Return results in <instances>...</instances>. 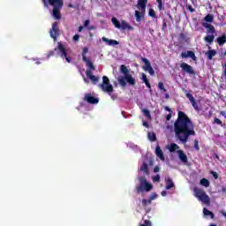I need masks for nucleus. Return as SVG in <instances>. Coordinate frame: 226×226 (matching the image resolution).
<instances>
[{"instance_id": "obj_1", "label": "nucleus", "mask_w": 226, "mask_h": 226, "mask_svg": "<svg viewBox=\"0 0 226 226\" xmlns=\"http://www.w3.org/2000/svg\"><path fill=\"white\" fill-rule=\"evenodd\" d=\"M174 132L182 144H186L191 135H195L193 123L185 112L178 111V117L174 123Z\"/></svg>"}, {"instance_id": "obj_2", "label": "nucleus", "mask_w": 226, "mask_h": 226, "mask_svg": "<svg viewBox=\"0 0 226 226\" xmlns=\"http://www.w3.org/2000/svg\"><path fill=\"white\" fill-rule=\"evenodd\" d=\"M120 72L124 74V76L118 77V84H120L122 87H126V82L127 84H129V86H135V78L132 76V74L130 73V70H128V67H126V65H120Z\"/></svg>"}, {"instance_id": "obj_3", "label": "nucleus", "mask_w": 226, "mask_h": 226, "mask_svg": "<svg viewBox=\"0 0 226 226\" xmlns=\"http://www.w3.org/2000/svg\"><path fill=\"white\" fill-rule=\"evenodd\" d=\"M56 52H58L62 59H65L67 63H72V57L68 56V52L66 51V48L63 44V42H58L57 47L55 49V50H51L48 54V57H52V56H55Z\"/></svg>"}, {"instance_id": "obj_4", "label": "nucleus", "mask_w": 226, "mask_h": 226, "mask_svg": "<svg viewBox=\"0 0 226 226\" xmlns=\"http://www.w3.org/2000/svg\"><path fill=\"white\" fill-rule=\"evenodd\" d=\"M50 6H53L52 15L56 20L61 19V9L63 8V0H48Z\"/></svg>"}, {"instance_id": "obj_5", "label": "nucleus", "mask_w": 226, "mask_h": 226, "mask_svg": "<svg viewBox=\"0 0 226 226\" xmlns=\"http://www.w3.org/2000/svg\"><path fill=\"white\" fill-rule=\"evenodd\" d=\"M194 193L195 197L200 200V202H203V204H206L207 206H211V198L206 194L204 190L195 187Z\"/></svg>"}, {"instance_id": "obj_6", "label": "nucleus", "mask_w": 226, "mask_h": 226, "mask_svg": "<svg viewBox=\"0 0 226 226\" xmlns=\"http://www.w3.org/2000/svg\"><path fill=\"white\" fill-rule=\"evenodd\" d=\"M99 87H101L102 91L104 93H108V94L114 93V87L110 84V79H109L107 76L102 77V83L99 84Z\"/></svg>"}, {"instance_id": "obj_7", "label": "nucleus", "mask_w": 226, "mask_h": 226, "mask_svg": "<svg viewBox=\"0 0 226 226\" xmlns=\"http://www.w3.org/2000/svg\"><path fill=\"white\" fill-rule=\"evenodd\" d=\"M50 36L53 38L54 41H57V36H59V22L55 21L52 24V28L49 31Z\"/></svg>"}, {"instance_id": "obj_8", "label": "nucleus", "mask_w": 226, "mask_h": 226, "mask_svg": "<svg viewBox=\"0 0 226 226\" xmlns=\"http://www.w3.org/2000/svg\"><path fill=\"white\" fill-rule=\"evenodd\" d=\"M180 68L182 69V72H185V73H188L189 75H195V70H193V67L186 63H182L180 64Z\"/></svg>"}, {"instance_id": "obj_9", "label": "nucleus", "mask_w": 226, "mask_h": 226, "mask_svg": "<svg viewBox=\"0 0 226 226\" xmlns=\"http://www.w3.org/2000/svg\"><path fill=\"white\" fill-rule=\"evenodd\" d=\"M139 185L136 186V192L137 193H142L144 192V185L147 183V178H146L145 176H141L139 177Z\"/></svg>"}, {"instance_id": "obj_10", "label": "nucleus", "mask_w": 226, "mask_h": 226, "mask_svg": "<svg viewBox=\"0 0 226 226\" xmlns=\"http://www.w3.org/2000/svg\"><path fill=\"white\" fill-rule=\"evenodd\" d=\"M185 96L186 98H188L189 102H191V105L193 107L194 110L199 111V104H197V101H195V98L193 97V95L190 93H188L187 90H185Z\"/></svg>"}, {"instance_id": "obj_11", "label": "nucleus", "mask_w": 226, "mask_h": 226, "mask_svg": "<svg viewBox=\"0 0 226 226\" xmlns=\"http://www.w3.org/2000/svg\"><path fill=\"white\" fill-rule=\"evenodd\" d=\"M85 102H87V103H90L91 105H96V103H99L100 100L91 94H86Z\"/></svg>"}, {"instance_id": "obj_12", "label": "nucleus", "mask_w": 226, "mask_h": 226, "mask_svg": "<svg viewBox=\"0 0 226 226\" xmlns=\"http://www.w3.org/2000/svg\"><path fill=\"white\" fill-rule=\"evenodd\" d=\"M181 57L183 59H186L187 57H191L192 61H197V56H195V53L192 50H189L187 52H182L181 53Z\"/></svg>"}, {"instance_id": "obj_13", "label": "nucleus", "mask_w": 226, "mask_h": 226, "mask_svg": "<svg viewBox=\"0 0 226 226\" xmlns=\"http://www.w3.org/2000/svg\"><path fill=\"white\" fill-rule=\"evenodd\" d=\"M86 75L90 80H92L93 84H98L100 78L93 75V72L91 70H87Z\"/></svg>"}, {"instance_id": "obj_14", "label": "nucleus", "mask_w": 226, "mask_h": 226, "mask_svg": "<svg viewBox=\"0 0 226 226\" xmlns=\"http://www.w3.org/2000/svg\"><path fill=\"white\" fill-rule=\"evenodd\" d=\"M177 154L181 162H183L184 163H188V156H186V154H185L183 150H177Z\"/></svg>"}, {"instance_id": "obj_15", "label": "nucleus", "mask_w": 226, "mask_h": 226, "mask_svg": "<svg viewBox=\"0 0 226 226\" xmlns=\"http://www.w3.org/2000/svg\"><path fill=\"white\" fill-rule=\"evenodd\" d=\"M155 154L158 158H160L162 160V162H165V156L163 155V151L162 150L160 146H156Z\"/></svg>"}, {"instance_id": "obj_16", "label": "nucleus", "mask_w": 226, "mask_h": 226, "mask_svg": "<svg viewBox=\"0 0 226 226\" xmlns=\"http://www.w3.org/2000/svg\"><path fill=\"white\" fill-rule=\"evenodd\" d=\"M140 11H135V17H136V20L138 22H140V20H142L144 15H146V9L144 10H139Z\"/></svg>"}, {"instance_id": "obj_17", "label": "nucleus", "mask_w": 226, "mask_h": 226, "mask_svg": "<svg viewBox=\"0 0 226 226\" xmlns=\"http://www.w3.org/2000/svg\"><path fill=\"white\" fill-rule=\"evenodd\" d=\"M120 29H122L123 31H126V29H128V31H133L134 28L133 26H130V24H128L126 21L123 20Z\"/></svg>"}, {"instance_id": "obj_18", "label": "nucleus", "mask_w": 226, "mask_h": 226, "mask_svg": "<svg viewBox=\"0 0 226 226\" xmlns=\"http://www.w3.org/2000/svg\"><path fill=\"white\" fill-rule=\"evenodd\" d=\"M165 183H166L165 188L167 190H170L174 188V182L172 181V178H170V177H168L167 178H165Z\"/></svg>"}, {"instance_id": "obj_19", "label": "nucleus", "mask_w": 226, "mask_h": 226, "mask_svg": "<svg viewBox=\"0 0 226 226\" xmlns=\"http://www.w3.org/2000/svg\"><path fill=\"white\" fill-rule=\"evenodd\" d=\"M147 4V0H138L137 8L138 10H146V5Z\"/></svg>"}, {"instance_id": "obj_20", "label": "nucleus", "mask_w": 226, "mask_h": 226, "mask_svg": "<svg viewBox=\"0 0 226 226\" xmlns=\"http://www.w3.org/2000/svg\"><path fill=\"white\" fill-rule=\"evenodd\" d=\"M203 27H206V29H207V33H211L212 34H215V33H216L215 26L211 24L204 23Z\"/></svg>"}, {"instance_id": "obj_21", "label": "nucleus", "mask_w": 226, "mask_h": 226, "mask_svg": "<svg viewBox=\"0 0 226 226\" xmlns=\"http://www.w3.org/2000/svg\"><path fill=\"white\" fill-rule=\"evenodd\" d=\"M83 62L86 63L87 68L89 70H95L94 64H93V62L89 58H87L86 56L83 57Z\"/></svg>"}, {"instance_id": "obj_22", "label": "nucleus", "mask_w": 226, "mask_h": 226, "mask_svg": "<svg viewBox=\"0 0 226 226\" xmlns=\"http://www.w3.org/2000/svg\"><path fill=\"white\" fill-rule=\"evenodd\" d=\"M102 41H105V43H108L109 46L119 45V41L116 40H109L106 37H102Z\"/></svg>"}, {"instance_id": "obj_23", "label": "nucleus", "mask_w": 226, "mask_h": 226, "mask_svg": "<svg viewBox=\"0 0 226 226\" xmlns=\"http://www.w3.org/2000/svg\"><path fill=\"white\" fill-rule=\"evenodd\" d=\"M217 43L220 47H222V45H225L226 43V35L222 34L221 37L217 38Z\"/></svg>"}, {"instance_id": "obj_24", "label": "nucleus", "mask_w": 226, "mask_h": 226, "mask_svg": "<svg viewBox=\"0 0 226 226\" xmlns=\"http://www.w3.org/2000/svg\"><path fill=\"white\" fill-rule=\"evenodd\" d=\"M141 172L146 173L147 175H149V167L147 166V163L143 162L140 166Z\"/></svg>"}, {"instance_id": "obj_25", "label": "nucleus", "mask_w": 226, "mask_h": 226, "mask_svg": "<svg viewBox=\"0 0 226 226\" xmlns=\"http://www.w3.org/2000/svg\"><path fill=\"white\" fill-rule=\"evenodd\" d=\"M141 61H142V63L145 64V67H144L145 71L152 67L151 63L149 62V60H147V58L141 57Z\"/></svg>"}, {"instance_id": "obj_26", "label": "nucleus", "mask_w": 226, "mask_h": 226, "mask_svg": "<svg viewBox=\"0 0 226 226\" xmlns=\"http://www.w3.org/2000/svg\"><path fill=\"white\" fill-rule=\"evenodd\" d=\"M206 56H207V58L211 61V59L216 56V51L215 49H210L206 53Z\"/></svg>"}, {"instance_id": "obj_27", "label": "nucleus", "mask_w": 226, "mask_h": 226, "mask_svg": "<svg viewBox=\"0 0 226 226\" xmlns=\"http://www.w3.org/2000/svg\"><path fill=\"white\" fill-rule=\"evenodd\" d=\"M111 22L115 26V27H117V29H121V22H119V20H117L116 17H113L111 19Z\"/></svg>"}, {"instance_id": "obj_28", "label": "nucleus", "mask_w": 226, "mask_h": 226, "mask_svg": "<svg viewBox=\"0 0 226 226\" xmlns=\"http://www.w3.org/2000/svg\"><path fill=\"white\" fill-rule=\"evenodd\" d=\"M153 190V185L151 183L147 182L143 185V192H151Z\"/></svg>"}, {"instance_id": "obj_29", "label": "nucleus", "mask_w": 226, "mask_h": 226, "mask_svg": "<svg viewBox=\"0 0 226 226\" xmlns=\"http://www.w3.org/2000/svg\"><path fill=\"white\" fill-rule=\"evenodd\" d=\"M142 80L146 84L148 89H151V83H149V79H147V76L145 73H142Z\"/></svg>"}, {"instance_id": "obj_30", "label": "nucleus", "mask_w": 226, "mask_h": 226, "mask_svg": "<svg viewBox=\"0 0 226 226\" xmlns=\"http://www.w3.org/2000/svg\"><path fill=\"white\" fill-rule=\"evenodd\" d=\"M205 41H207V43H209L211 45V43H213V41H215V35L214 34H210V35H207L204 38Z\"/></svg>"}, {"instance_id": "obj_31", "label": "nucleus", "mask_w": 226, "mask_h": 226, "mask_svg": "<svg viewBox=\"0 0 226 226\" xmlns=\"http://www.w3.org/2000/svg\"><path fill=\"white\" fill-rule=\"evenodd\" d=\"M177 149H179V146H177L176 143H171L169 147L170 153H174Z\"/></svg>"}, {"instance_id": "obj_32", "label": "nucleus", "mask_w": 226, "mask_h": 226, "mask_svg": "<svg viewBox=\"0 0 226 226\" xmlns=\"http://www.w3.org/2000/svg\"><path fill=\"white\" fill-rule=\"evenodd\" d=\"M156 3L158 4L157 5V8L160 11L165 10V6H164V4H163V0H155Z\"/></svg>"}, {"instance_id": "obj_33", "label": "nucleus", "mask_w": 226, "mask_h": 226, "mask_svg": "<svg viewBox=\"0 0 226 226\" xmlns=\"http://www.w3.org/2000/svg\"><path fill=\"white\" fill-rule=\"evenodd\" d=\"M203 215H205V216H211V218H215V214L206 207L203 208Z\"/></svg>"}, {"instance_id": "obj_34", "label": "nucleus", "mask_w": 226, "mask_h": 226, "mask_svg": "<svg viewBox=\"0 0 226 226\" xmlns=\"http://www.w3.org/2000/svg\"><path fill=\"white\" fill-rule=\"evenodd\" d=\"M200 185L201 186H205V188H209V180H207V178H202L200 180Z\"/></svg>"}, {"instance_id": "obj_35", "label": "nucleus", "mask_w": 226, "mask_h": 226, "mask_svg": "<svg viewBox=\"0 0 226 226\" xmlns=\"http://www.w3.org/2000/svg\"><path fill=\"white\" fill-rule=\"evenodd\" d=\"M147 137L151 142H154V140H156V134L154 132H147Z\"/></svg>"}, {"instance_id": "obj_36", "label": "nucleus", "mask_w": 226, "mask_h": 226, "mask_svg": "<svg viewBox=\"0 0 226 226\" xmlns=\"http://www.w3.org/2000/svg\"><path fill=\"white\" fill-rule=\"evenodd\" d=\"M142 112H143L144 116H145L146 117H147V119H151V113L149 112V109H142Z\"/></svg>"}, {"instance_id": "obj_37", "label": "nucleus", "mask_w": 226, "mask_h": 226, "mask_svg": "<svg viewBox=\"0 0 226 226\" xmlns=\"http://www.w3.org/2000/svg\"><path fill=\"white\" fill-rule=\"evenodd\" d=\"M213 124H218L219 126H223V122H222V120H220L218 117L214 118Z\"/></svg>"}, {"instance_id": "obj_38", "label": "nucleus", "mask_w": 226, "mask_h": 226, "mask_svg": "<svg viewBox=\"0 0 226 226\" xmlns=\"http://www.w3.org/2000/svg\"><path fill=\"white\" fill-rule=\"evenodd\" d=\"M204 20H205L206 22H209V23L213 22V15L207 14V15L204 18Z\"/></svg>"}, {"instance_id": "obj_39", "label": "nucleus", "mask_w": 226, "mask_h": 226, "mask_svg": "<svg viewBox=\"0 0 226 226\" xmlns=\"http://www.w3.org/2000/svg\"><path fill=\"white\" fill-rule=\"evenodd\" d=\"M158 87H159V89H161V91H163V93H167V89L165 88L163 82H159Z\"/></svg>"}, {"instance_id": "obj_40", "label": "nucleus", "mask_w": 226, "mask_h": 226, "mask_svg": "<svg viewBox=\"0 0 226 226\" xmlns=\"http://www.w3.org/2000/svg\"><path fill=\"white\" fill-rule=\"evenodd\" d=\"M89 52V49L87 47L83 48V52H82V59L84 60V57H86V54Z\"/></svg>"}, {"instance_id": "obj_41", "label": "nucleus", "mask_w": 226, "mask_h": 226, "mask_svg": "<svg viewBox=\"0 0 226 226\" xmlns=\"http://www.w3.org/2000/svg\"><path fill=\"white\" fill-rule=\"evenodd\" d=\"M148 15H149V17L154 18V17H156V12L154 11V9H150L148 11Z\"/></svg>"}, {"instance_id": "obj_42", "label": "nucleus", "mask_w": 226, "mask_h": 226, "mask_svg": "<svg viewBox=\"0 0 226 226\" xmlns=\"http://www.w3.org/2000/svg\"><path fill=\"white\" fill-rule=\"evenodd\" d=\"M194 149H196V151H200V147H199V140L197 139L194 140Z\"/></svg>"}, {"instance_id": "obj_43", "label": "nucleus", "mask_w": 226, "mask_h": 226, "mask_svg": "<svg viewBox=\"0 0 226 226\" xmlns=\"http://www.w3.org/2000/svg\"><path fill=\"white\" fill-rule=\"evenodd\" d=\"M152 179H153L154 183H159V181H160V175H156V176L153 177Z\"/></svg>"}, {"instance_id": "obj_44", "label": "nucleus", "mask_w": 226, "mask_h": 226, "mask_svg": "<svg viewBox=\"0 0 226 226\" xmlns=\"http://www.w3.org/2000/svg\"><path fill=\"white\" fill-rule=\"evenodd\" d=\"M145 72H148V73L150 75H154V69H153V67H149L147 70H146Z\"/></svg>"}, {"instance_id": "obj_45", "label": "nucleus", "mask_w": 226, "mask_h": 226, "mask_svg": "<svg viewBox=\"0 0 226 226\" xmlns=\"http://www.w3.org/2000/svg\"><path fill=\"white\" fill-rule=\"evenodd\" d=\"M139 226H151V222L149 220H145L144 224H140Z\"/></svg>"}, {"instance_id": "obj_46", "label": "nucleus", "mask_w": 226, "mask_h": 226, "mask_svg": "<svg viewBox=\"0 0 226 226\" xmlns=\"http://www.w3.org/2000/svg\"><path fill=\"white\" fill-rule=\"evenodd\" d=\"M186 8L191 13H193L195 11V9H193L192 5H186Z\"/></svg>"}, {"instance_id": "obj_47", "label": "nucleus", "mask_w": 226, "mask_h": 226, "mask_svg": "<svg viewBox=\"0 0 226 226\" xmlns=\"http://www.w3.org/2000/svg\"><path fill=\"white\" fill-rule=\"evenodd\" d=\"M210 174L213 176L214 178L217 179L218 178V173L216 171H210Z\"/></svg>"}, {"instance_id": "obj_48", "label": "nucleus", "mask_w": 226, "mask_h": 226, "mask_svg": "<svg viewBox=\"0 0 226 226\" xmlns=\"http://www.w3.org/2000/svg\"><path fill=\"white\" fill-rule=\"evenodd\" d=\"M80 38V35L75 34L72 38L73 41H79V39Z\"/></svg>"}, {"instance_id": "obj_49", "label": "nucleus", "mask_w": 226, "mask_h": 226, "mask_svg": "<svg viewBox=\"0 0 226 226\" xmlns=\"http://www.w3.org/2000/svg\"><path fill=\"white\" fill-rule=\"evenodd\" d=\"M146 206H147V200L144 199L142 200V207H146Z\"/></svg>"}, {"instance_id": "obj_50", "label": "nucleus", "mask_w": 226, "mask_h": 226, "mask_svg": "<svg viewBox=\"0 0 226 226\" xmlns=\"http://www.w3.org/2000/svg\"><path fill=\"white\" fill-rule=\"evenodd\" d=\"M89 19H86L84 22V27H87V26H89Z\"/></svg>"}, {"instance_id": "obj_51", "label": "nucleus", "mask_w": 226, "mask_h": 226, "mask_svg": "<svg viewBox=\"0 0 226 226\" xmlns=\"http://www.w3.org/2000/svg\"><path fill=\"white\" fill-rule=\"evenodd\" d=\"M88 31H94V29H96V27L94 26H90L87 27Z\"/></svg>"}, {"instance_id": "obj_52", "label": "nucleus", "mask_w": 226, "mask_h": 226, "mask_svg": "<svg viewBox=\"0 0 226 226\" xmlns=\"http://www.w3.org/2000/svg\"><path fill=\"white\" fill-rule=\"evenodd\" d=\"M164 110H166L167 112H172V109L169 108V106H165Z\"/></svg>"}, {"instance_id": "obj_53", "label": "nucleus", "mask_w": 226, "mask_h": 226, "mask_svg": "<svg viewBox=\"0 0 226 226\" xmlns=\"http://www.w3.org/2000/svg\"><path fill=\"white\" fill-rule=\"evenodd\" d=\"M171 117H172V114L170 113L169 115L166 116V120L170 121Z\"/></svg>"}, {"instance_id": "obj_54", "label": "nucleus", "mask_w": 226, "mask_h": 226, "mask_svg": "<svg viewBox=\"0 0 226 226\" xmlns=\"http://www.w3.org/2000/svg\"><path fill=\"white\" fill-rule=\"evenodd\" d=\"M156 197H158V195L156 194H153L152 196H150V200H154V199H156Z\"/></svg>"}, {"instance_id": "obj_55", "label": "nucleus", "mask_w": 226, "mask_h": 226, "mask_svg": "<svg viewBox=\"0 0 226 226\" xmlns=\"http://www.w3.org/2000/svg\"><path fill=\"white\" fill-rule=\"evenodd\" d=\"M154 172H160V167H158V166H155L154 168Z\"/></svg>"}, {"instance_id": "obj_56", "label": "nucleus", "mask_w": 226, "mask_h": 226, "mask_svg": "<svg viewBox=\"0 0 226 226\" xmlns=\"http://www.w3.org/2000/svg\"><path fill=\"white\" fill-rule=\"evenodd\" d=\"M42 3L45 6V8H49V4L47 3V0H42Z\"/></svg>"}, {"instance_id": "obj_57", "label": "nucleus", "mask_w": 226, "mask_h": 226, "mask_svg": "<svg viewBox=\"0 0 226 226\" xmlns=\"http://www.w3.org/2000/svg\"><path fill=\"white\" fill-rule=\"evenodd\" d=\"M161 195H162V197H166L167 196V191H162L161 192Z\"/></svg>"}, {"instance_id": "obj_58", "label": "nucleus", "mask_w": 226, "mask_h": 226, "mask_svg": "<svg viewBox=\"0 0 226 226\" xmlns=\"http://www.w3.org/2000/svg\"><path fill=\"white\" fill-rule=\"evenodd\" d=\"M143 126H146V128H149V124L147 122H143Z\"/></svg>"}, {"instance_id": "obj_59", "label": "nucleus", "mask_w": 226, "mask_h": 226, "mask_svg": "<svg viewBox=\"0 0 226 226\" xmlns=\"http://www.w3.org/2000/svg\"><path fill=\"white\" fill-rule=\"evenodd\" d=\"M162 29H167V23H166V22H164V23L162 24Z\"/></svg>"}, {"instance_id": "obj_60", "label": "nucleus", "mask_w": 226, "mask_h": 226, "mask_svg": "<svg viewBox=\"0 0 226 226\" xmlns=\"http://www.w3.org/2000/svg\"><path fill=\"white\" fill-rule=\"evenodd\" d=\"M82 29H84V26H79V33H82Z\"/></svg>"}, {"instance_id": "obj_61", "label": "nucleus", "mask_w": 226, "mask_h": 226, "mask_svg": "<svg viewBox=\"0 0 226 226\" xmlns=\"http://www.w3.org/2000/svg\"><path fill=\"white\" fill-rule=\"evenodd\" d=\"M221 214L222 215V216H224V218H226V212L225 211H221Z\"/></svg>"}, {"instance_id": "obj_62", "label": "nucleus", "mask_w": 226, "mask_h": 226, "mask_svg": "<svg viewBox=\"0 0 226 226\" xmlns=\"http://www.w3.org/2000/svg\"><path fill=\"white\" fill-rule=\"evenodd\" d=\"M151 202H153V200H151V199L149 198V199L147 200V204H151Z\"/></svg>"}, {"instance_id": "obj_63", "label": "nucleus", "mask_w": 226, "mask_h": 226, "mask_svg": "<svg viewBox=\"0 0 226 226\" xmlns=\"http://www.w3.org/2000/svg\"><path fill=\"white\" fill-rule=\"evenodd\" d=\"M149 165H153V160L149 161Z\"/></svg>"}, {"instance_id": "obj_64", "label": "nucleus", "mask_w": 226, "mask_h": 226, "mask_svg": "<svg viewBox=\"0 0 226 226\" xmlns=\"http://www.w3.org/2000/svg\"><path fill=\"white\" fill-rule=\"evenodd\" d=\"M89 36H90V38H93V36H94L93 33H90Z\"/></svg>"}]
</instances>
